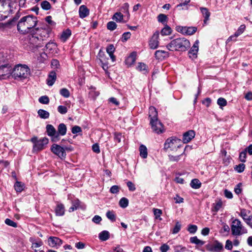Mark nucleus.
Returning <instances> with one entry per match:
<instances>
[{"label": "nucleus", "instance_id": "nucleus-25", "mask_svg": "<svg viewBox=\"0 0 252 252\" xmlns=\"http://www.w3.org/2000/svg\"><path fill=\"white\" fill-rule=\"evenodd\" d=\"M64 205L61 203L58 204L55 209L56 215L58 216H62L64 215Z\"/></svg>", "mask_w": 252, "mask_h": 252}, {"label": "nucleus", "instance_id": "nucleus-51", "mask_svg": "<svg viewBox=\"0 0 252 252\" xmlns=\"http://www.w3.org/2000/svg\"><path fill=\"white\" fill-rule=\"evenodd\" d=\"M129 4L127 2L125 3L121 7V10L124 13H126L127 15L129 16Z\"/></svg>", "mask_w": 252, "mask_h": 252}, {"label": "nucleus", "instance_id": "nucleus-41", "mask_svg": "<svg viewBox=\"0 0 252 252\" xmlns=\"http://www.w3.org/2000/svg\"><path fill=\"white\" fill-rule=\"evenodd\" d=\"M80 205V201L79 200H75L72 202V205L69 209V212H71L77 210Z\"/></svg>", "mask_w": 252, "mask_h": 252}, {"label": "nucleus", "instance_id": "nucleus-38", "mask_svg": "<svg viewBox=\"0 0 252 252\" xmlns=\"http://www.w3.org/2000/svg\"><path fill=\"white\" fill-rule=\"evenodd\" d=\"M124 15L121 12H116L113 15L112 19L117 22H122L123 20Z\"/></svg>", "mask_w": 252, "mask_h": 252}, {"label": "nucleus", "instance_id": "nucleus-16", "mask_svg": "<svg viewBox=\"0 0 252 252\" xmlns=\"http://www.w3.org/2000/svg\"><path fill=\"white\" fill-rule=\"evenodd\" d=\"M195 133L192 130H189L183 134V142L184 143H188L194 137Z\"/></svg>", "mask_w": 252, "mask_h": 252}, {"label": "nucleus", "instance_id": "nucleus-47", "mask_svg": "<svg viewBox=\"0 0 252 252\" xmlns=\"http://www.w3.org/2000/svg\"><path fill=\"white\" fill-rule=\"evenodd\" d=\"M167 19V17L166 15L163 14H160L158 15V20L159 22L164 24Z\"/></svg>", "mask_w": 252, "mask_h": 252}, {"label": "nucleus", "instance_id": "nucleus-39", "mask_svg": "<svg viewBox=\"0 0 252 252\" xmlns=\"http://www.w3.org/2000/svg\"><path fill=\"white\" fill-rule=\"evenodd\" d=\"M106 217L112 222L116 220V216L113 211H108L106 214Z\"/></svg>", "mask_w": 252, "mask_h": 252}, {"label": "nucleus", "instance_id": "nucleus-50", "mask_svg": "<svg viewBox=\"0 0 252 252\" xmlns=\"http://www.w3.org/2000/svg\"><path fill=\"white\" fill-rule=\"evenodd\" d=\"M117 28V24L113 21L109 22L107 24V28L110 31H114Z\"/></svg>", "mask_w": 252, "mask_h": 252}, {"label": "nucleus", "instance_id": "nucleus-29", "mask_svg": "<svg viewBox=\"0 0 252 252\" xmlns=\"http://www.w3.org/2000/svg\"><path fill=\"white\" fill-rule=\"evenodd\" d=\"M40 37L42 41L44 40V38H47L49 36L50 32V30L49 29H42L39 31Z\"/></svg>", "mask_w": 252, "mask_h": 252}, {"label": "nucleus", "instance_id": "nucleus-62", "mask_svg": "<svg viewBox=\"0 0 252 252\" xmlns=\"http://www.w3.org/2000/svg\"><path fill=\"white\" fill-rule=\"evenodd\" d=\"M115 50V48L113 44L109 45L106 48L107 53L109 55L113 54Z\"/></svg>", "mask_w": 252, "mask_h": 252}, {"label": "nucleus", "instance_id": "nucleus-19", "mask_svg": "<svg viewBox=\"0 0 252 252\" xmlns=\"http://www.w3.org/2000/svg\"><path fill=\"white\" fill-rule=\"evenodd\" d=\"M89 9L85 5H82L79 9V16L81 18H84L89 15Z\"/></svg>", "mask_w": 252, "mask_h": 252}, {"label": "nucleus", "instance_id": "nucleus-34", "mask_svg": "<svg viewBox=\"0 0 252 252\" xmlns=\"http://www.w3.org/2000/svg\"><path fill=\"white\" fill-rule=\"evenodd\" d=\"M90 91L89 92V96L93 99H95L99 94V92L96 90V88L94 87L90 88Z\"/></svg>", "mask_w": 252, "mask_h": 252}, {"label": "nucleus", "instance_id": "nucleus-61", "mask_svg": "<svg viewBox=\"0 0 252 252\" xmlns=\"http://www.w3.org/2000/svg\"><path fill=\"white\" fill-rule=\"evenodd\" d=\"M120 191V188L118 186L114 185L111 187L110 189V192L111 193H117Z\"/></svg>", "mask_w": 252, "mask_h": 252}, {"label": "nucleus", "instance_id": "nucleus-28", "mask_svg": "<svg viewBox=\"0 0 252 252\" xmlns=\"http://www.w3.org/2000/svg\"><path fill=\"white\" fill-rule=\"evenodd\" d=\"M71 34V31L67 29L62 32L60 37L62 41L65 42L70 37Z\"/></svg>", "mask_w": 252, "mask_h": 252}, {"label": "nucleus", "instance_id": "nucleus-42", "mask_svg": "<svg viewBox=\"0 0 252 252\" xmlns=\"http://www.w3.org/2000/svg\"><path fill=\"white\" fill-rule=\"evenodd\" d=\"M119 204L121 207L125 208L128 205V200L126 197H123L120 200Z\"/></svg>", "mask_w": 252, "mask_h": 252}, {"label": "nucleus", "instance_id": "nucleus-3", "mask_svg": "<svg viewBox=\"0 0 252 252\" xmlns=\"http://www.w3.org/2000/svg\"><path fill=\"white\" fill-rule=\"evenodd\" d=\"M30 69L26 65L18 64L14 67L12 76L15 79H25L30 74Z\"/></svg>", "mask_w": 252, "mask_h": 252}, {"label": "nucleus", "instance_id": "nucleus-64", "mask_svg": "<svg viewBox=\"0 0 252 252\" xmlns=\"http://www.w3.org/2000/svg\"><path fill=\"white\" fill-rule=\"evenodd\" d=\"M169 249V246L166 244H162L159 248V250L161 252H167Z\"/></svg>", "mask_w": 252, "mask_h": 252}, {"label": "nucleus", "instance_id": "nucleus-18", "mask_svg": "<svg viewBox=\"0 0 252 252\" xmlns=\"http://www.w3.org/2000/svg\"><path fill=\"white\" fill-rule=\"evenodd\" d=\"M67 127L65 124L61 123L58 126L57 138H60V136H64L66 134Z\"/></svg>", "mask_w": 252, "mask_h": 252}, {"label": "nucleus", "instance_id": "nucleus-8", "mask_svg": "<svg viewBox=\"0 0 252 252\" xmlns=\"http://www.w3.org/2000/svg\"><path fill=\"white\" fill-rule=\"evenodd\" d=\"M51 150L54 154L58 156L61 159L65 158L66 154L64 147L59 145L54 144L52 145Z\"/></svg>", "mask_w": 252, "mask_h": 252}, {"label": "nucleus", "instance_id": "nucleus-45", "mask_svg": "<svg viewBox=\"0 0 252 252\" xmlns=\"http://www.w3.org/2000/svg\"><path fill=\"white\" fill-rule=\"evenodd\" d=\"M246 29V26L245 25H241L239 28L238 29L237 31L235 32L234 36H239L240 35L242 34L245 31Z\"/></svg>", "mask_w": 252, "mask_h": 252}, {"label": "nucleus", "instance_id": "nucleus-26", "mask_svg": "<svg viewBox=\"0 0 252 252\" xmlns=\"http://www.w3.org/2000/svg\"><path fill=\"white\" fill-rule=\"evenodd\" d=\"M201 12L204 17V22L206 23L207 21L209 19L210 16V12L209 11L207 8L201 7L200 8Z\"/></svg>", "mask_w": 252, "mask_h": 252}, {"label": "nucleus", "instance_id": "nucleus-54", "mask_svg": "<svg viewBox=\"0 0 252 252\" xmlns=\"http://www.w3.org/2000/svg\"><path fill=\"white\" fill-rule=\"evenodd\" d=\"M147 65L142 63H139L137 67V69L140 71H145L147 72Z\"/></svg>", "mask_w": 252, "mask_h": 252}, {"label": "nucleus", "instance_id": "nucleus-59", "mask_svg": "<svg viewBox=\"0 0 252 252\" xmlns=\"http://www.w3.org/2000/svg\"><path fill=\"white\" fill-rule=\"evenodd\" d=\"M246 153V150H245L240 153L239 159L241 162H245L246 161L247 157Z\"/></svg>", "mask_w": 252, "mask_h": 252}, {"label": "nucleus", "instance_id": "nucleus-46", "mask_svg": "<svg viewBox=\"0 0 252 252\" xmlns=\"http://www.w3.org/2000/svg\"><path fill=\"white\" fill-rule=\"evenodd\" d=\"M60 94L65 98H68L70 96V92L66 88H63L61 89L60 91Z\"/></svg>", "mask_w": 252, "mask_h": 252}, {"label": "nucleus", "instance_id": "nucleus-63", "mask_svg": "<svg viewBox=\"0 0 252 252\" xmlns=\"http://www.w3.org/2000/svg\"><path fill=\"white\" fill-rule=\"evenodd\" d=\"M131 33L130 32H126L123 34L122 40L123 42L127 41V39L130 38Z\"/></svg>", "mask_w": 252, "mask_h": 252}, {"label": "nucleus", "instance_id": "nucleus-52", "mask_svg": "<svg viewBox=\"0 0 252 252\" xmlns=\"http://www.w3.org/2000/svg\"><path fill=\"white\" fill-rule=\"evenodd\" d=\"M41 6L42 9L46 10L50 9L51 8L50 3L47 0L43 1L41 3Z\"/></svg>", "mask_w": 252, "mask_h": 252}, {"label": "nucleus", "instance_id": "nucleus-5", "mask_svg": "<svg viewBox=\"0 0 252 252\" xmlns=\"http://www.w3.org/2000/svg\"><path fill=\"white\" fill-rule=\"evenodd\" d=\"M231 229L232 234L235 236H240L248 232L247 229L242 224L241 221L238 219H235L232 221Z\"/></svg>", "mask_w": 252, "mask_h": 252}, {"label": "nucleus", "instance_id": "nucleus-58", "mask_svg": "<svg viewBox=\"0 0 252 252\" xmlns=\"http://www.w3.org/2000/svg\"><path fill=\"white\" fill-rule=\"evenodd\" d=\"M245 168V165L244 163L239 164L238 165H236L234 169L238 172L241 173L242 172Z\"/></svg>", "mask_w": 252, "mask_h": 252}, {"label": "nucleus", "instance_id": "nucleus-6", "mask_svg": "<svg viewBox=\"0 0 252 252\" xmlns=\"http://www.w3.org/2000/svg\"><path fill=\"white\" fill-rule=\"evenodd\" d=\"M31 141L33 143V151L37 152L44 149L45 146L48 143L49 140L46 137L39 140L36 137H33L31 139Z\"/></svg>", "mask_w": 252, "mask_h": 252}, {"label": "nucleus", "instance_id": "nucleus-32", "mask_svg": "<svg viewBox=\"0 0 252 252\" xmlns=\"http://www.w3.org/2000/svg\"><path fill=\"white\" fill-rule=\"evenodd\" d=\"M98 237L102 241H106L109 238V233L106 230H103L99 234Z\"/></svg>", "mask_w": 252, "mask_h": 252}, {"label": "nucleus", "instance_id": "nucleus-33", "mask_svg": "<svg viewBox=\"0 0 252 252\" xmlns=\"http://www.w3.org/2000/svg\"><path fill=\"white\" fill-rule=\"evenodd\" d=\"M38 116L42 119H46L49 117V113L43 109H39L37 112Z\"/></svg>", "mask_w": 252, "mask_h": 252}, {"label": "nucleus", "instance_id": "nucleus-24", "mask_svg": "<svg viewBox=\"0 0 252 252\" xmlns=\"http://www.w3.org/2000/svg\"><path fill=\"white\" fill-rule=\"evenodd\" d=\"M149 117L150 120L156 121V120H158V112L154 107L151 106L149 108Z\"/></svg>", "mask_w": 252, "mask_h": 252}, {"label": "nucleus", "instance_id": "nucleus-9", "mask_svg": "<svg viewBox=\"0 0 252 252\" xmlns=\"http://www.w3.org/2000/svg\"><path fill=\"white\" fill-rule=\"evenodd\" d=\"M251 213L250 210L245 209H241L239 214L246 223L252 228V215H249Z\"/></svg>", "mask_w": 252, "mask_h": 252}, {"label": "nucleus", "instance_id": "nucleus-30", "mask_svg": "<svg viewBox=\"0 0 252 252\" xmlns=\"http://www.w3.org/2000/svg\"><path fill=\"white\" fill-rule=\"evenodd\" d=\"M140 156L143 158L147 157L148 152L146 147L144 145H141L139 147Z\"/></svg>", "mask_w": 252, "mask_h": 252}, {"label": "nucleus", "instance_id": "nucleus-57", "mask_svg": "<svg viewBox=\"0 0 252 252\" xmlns=\"http://www.w3.org/2000/svg\"><path fill=\"white\" fill-rule=\"evenodd\" d=\"M58 111L61 114H65L67 112V109L65 106L60 105L58 107Z\"/></svg>", "mask_w": 252, "mask_h": 252}, {"label": "nucleus", "instance_id": "nucleus-36", "mask_svg": "<svg viewBox=\"0 0 252 252\" xmlns=\"http://www.w3.org/2000/svg\"><path fill=\"white\" fill-rule=\"evenodd\" d=\"M190 242L192 244H195L199 246H202L205 244V242L199 240L196 236L190 237Z\"/></svg>", "mask_w": 252, "mask_h": 252}, {"label": "nucleus", "instance_id": "nucleus-11", "mask_svg": "<svg viewBox=\"0 0 252 252\" xmlns=\"http://www.w3.org/2000/svg\"><path fill=\"white\" fill-rule=\"evenodd\" d=\"M46 132L49 136L51 137V140L53 142H57L60 138H57V133L56 129L52 125H47L46 126Z\"/></svg>", "mask_w": 252, "mask_h": 252}, {"label": "nucleus", "instance_id": "nucleus-14", "mask_svg": "<svg viewBox=\"0 0 252 252\" xmlns=\"http://www.w3.org/2000/svg\"><path fill=\"white\" fill-rule=\"evenodd\" d=\"M199 40H196L189 51V55L190 58L192 59L196 58L199 49Z\"/></svg>", "mask_w": 252, "mask_h": 252}, {"label": "nucleus", "instance_id": "nucleus-44", "mask_svg": "<svg viewBox=\"0 0 252 252\" xmlns=\"http://www.w3.org/2000/svg\"><path fill=\"white\" fill-rule=\"evenodd\" d=\"M56 47V44L52 42H49L46 45V50H48L49 52H52V51L55 50Z\"/></svg>", "mask_w": 252, "mask_h": 252}, {"label": "nucleus", "instance_id": "nucleus-17", "mask_svg": "<svg viewBox=\"0 0 252 252\" xmlns=\"http://www.w3.org/2000/svg\"><path fill=\"white\" fill-rule=\"evenodd\" d=\"M12 3L9 0H0V12L3 10H10Z\"/></svg>", "mask_w": 252, "mask_h": 252}, {"label": "nucleus", "instance_id": "nucleus-7", "mask_svg": "<svg viewBox=\"0 0 252 252\" xmlns=\"http://www.w3.org/2000/svg\"><path fill=\"white\" fill-rule=\"evenodd\" d=\"M223 247V244L218 240H214L205 246L206 250L211 252H221Z\"/></svg>", "mask_w": 252, "mask_h": 252}, {"label": "nucleus", "instance_id": "nucleus-4", "mask_svg": "<svg viewBox=\"0 0 252 252\" xmlns=\"http://www.w3.org/2000/svg\"><path fill=\"white\" fill-rule=\"evenodd\" d=\"M182 146L181 140L176 137H171L167 139L164 144V149L171 151H177Z\"/></svg>", "mask_w": 252, "mask_h": 252}, {"label": "nucleus", "instance_id": "nucleus-31", "mask_svg": "<svg viewBox=\"0 0 252 252\" xmlns=\"http://www.w3.org/2000/svg\"><path fill=\"white\" fill-rule=\"evenodd\" d=\"M185 155V150L183 153L178 156H173L171 155H168L169 159L170 161L177 162L180 160L184 155Z\"/></svg>", "mask_w": 252, "mask_h": 252}, {"label": "nucleus", "instance_id": "nucleus-12", "mask_svg": "<svg viewBox=\"0 0 252 252\" xmlns=\"http://www.w3.org/2000/svg\"><path fill=\"white\" fill-rule=\"evenodd\" d=\"M11 67L8 64L0 66V79H4L11 74Z\"/></svg>", "mask_w": 252, "mask_h": 252}, {"label": "nucleus", "instance_id": "nucleus-22", "mask_svg": "<svg viewBox=\"0 0 252 252\" xmlns=\"http://www.w3.org/2000/svg\"><path fill=\"white\" fill-rule=\"evenodd\" d=\"M56 78V73L54 71L50 72L46 80L48 85L52 86L55 83Z\"/></svg>", "mask_w": 252, "mask_h": 252}, {"label": "nucleus", "instance_id": "nucleus-40", "mask_svg": "<svg viewBox=\"0 0 252 252\" xmlns=\"http://www.w3.org/2000/svg\"><path fill=\"white\" fill-rule=\"evenodd\" d=\"M172 30L170 27L165 25V27L161 30V34L162 35H168L171 33Z\"/></svg>", "mask_w": 252, "mask_h": 252}, {"label": "nucleus", "instance_id": "nucleus-21", "mask_svg": "<svg viewBox=\"0 0 252 252\" xmlns=\"http://www.w3.org/2000/svg\"><path fill=\"white\" fill-rule=\"evenodd\" d=\"M155 56L156 59L162 60L169 56V54L167 52L163 50H157L155 52Z\"/></svg>", "mask_w": 252, "mask_h": 252}, {"label": "nucleus", "instance_id": "nucleus-15", "mask_svg": "<svg viewBox=\"0 0 252 252\" xmlns=\"http://www.w3.org/2000/svg\"><path fill=\"white\" fill-rule=\"evenodd\" d=\"M48 245L51 247L60 246L62 244V241L57 237L51 236L49 238Z\"/></svg>", "mask_w": 252, "mask_h": 252}, {"label": "nucleus", "instance_id": "nucleus-60", "mask_svg": "<svg viewBox=\"0 0 252 252\" xmlns=\"http://www.w3.org/2000/svg\"><path fill=\"white\" fill-rule=\"evenodd\" d=\"M5 223L7 225L12 226L13 227H16L17 226V224L15 222L9 219H6L5 220Z\"/></svg>", "mask_w": 252, "mask_h": 252}, {"label": "nucleus", "instance_id": "nucleus-2", "mask_svg": "<svg viewBox=\"0 0 252 252\" xmlns=\"http://www.w3.org/2000/svg\"><path fill=\"white\" fill-rule=\"evenodd\" d=\"M190 46L189 40L184 37H180L172 40L166 45V47L170 51H185Z\"/></svg>", "mask_w": 252, "mask_h": 252}, {"label": "nucleus", "instance_id": "nucleus-10", "mask_svg": "<svg viewBox=\"0 0 252 252\" xmlns=\"http://www.w3.org/2000/svg\"><path fill=\"white\" fill-rule=\"evenodd\" d=\"M150 124L153 131L159 134L164 131L163 126L158 120H150Z\"/></svg>", "mask_w": 252, "mask_h": 252}, {"label": "nucleus", "instance_id": "nucleus-13", "mask_svg": "<svg viewBox=\"0 0 252 252\" xmlns=\"http://www.w3.org/2000/svg\"><path fill=\"white\" fill-rule=\"evenodd\" d=\"M159 34L158 32H156L149 41V45L151 49H156L159 45Z\"/></svg>", "mask_w": 252, "mask_h": 252}, {"label": "nucleus", "instance_id": "nucleus-37", "mask_svg": "<svg viewBox=\"0 0 252 252\" xmlns=\"http://www.w3.org/2000/svg\"><path fill=\"white\" fill-rule=\"evenodd\" d=\"M196 31L197 28L195 27H186L185 34L189 35H192L196 32Z\"/></svg>", "mask_w": 252, "mask_h": 252}, {"label": "nucleus", "instance_id": "nucleus-53", "mask_svg": "<svg viewBox=\"0 0 252 252\" xmlns=\"http://www.w3.org/2000/svg\"><path fill=\"white\" fill-rule=\"evenodd\" d=\"M221 206L222 202L221 201L218 202L215 204H214L212 208V211L217 212L221 208Z\"/></svg>", "mask_w": 252, "mask_h": 252}, {"label": "nucleus", "instance_id": "nucleus-48", "mask_svg": "<svg viewBox=\"0 0 252 252\" xmlns=\"http://www.w3.org/2000/svg\"><path fill=\"white\" fill-rule=\"evenodd\" d=\"M38 101L42 104H47L49 102V98L47 96L43 95L39 98Z\"/></svg>", "mask_w": 252, "mask_h": 252}, {"label": "nucleus", "instance_id": "nucleus-20", "mask_svg": "<svg viewBox=\"0 0 252 252\" xmlns=\"http://www.w3.org/2000/svg\"><path fill=\"white\" fill-rule=\"evenodd\" d=\"M30 42L36 47H41L43 46V41L40 37L32 35L30 38Z\"/></svg>", "mask_w": 252, "mask_h": 252}, {"label": "nucleus", "instance_id": "nucleus-35", "mask_svg": "<svg viewBox=\"0 0 252 252\" xmlns=\"http://www.w3.org/2000/svg\"><path fill=\"white\" fill-rule=\"evenodd\" d=\"M190 185L192 188L198 189L200 188L201 184L199 180L194 179L191 180Z\"/></svg>", "mask_w": 252, "mask_h": 252}, {"label": "nucleus", "instance_id": "nucleus-27", "mask_svg": "<svg viewBox=\"0 0 252 252\" xmlns=\"http://www.w3.org/2000/svg\"><path fill=\"white\" fill-rule=\"evenodd\" d=\"M30 241L32 243V248H39L43 245V242L40 239H39L38 241H36L34 238L31 237L30 238Z\"/></svg>", "mask_w": 252, "mask_h": 252}, {"label": "nucleus", "instance_id": "nucleus-56", "mask_svg": "<svg viewBox=\"0 0 252 252\" xmlns=\"http://www.w3.org/2000/svg\"><path fill=\"white\" fill-rule=\"evenodd\" d=\"M181 228V224L179 222L177 221L176 223L175 226H174V227L173 228V229L172 230V233L176 234V233H178L179 232V231L180 230Z\"/></svg>", "mask_w": 252, "mask_h": 252}, {"label": "nucleus", "instance_id": "nucleus-49", "mask_svg": "<svg viewBox=\"0 0 252 252\" xmlns=\"http://www.w3.org/2000/svg\"><path fill=\"white\" fill-rule=\"evenodd\" d=\"M217 104L220 108L226 105L227 101L225 99L222 97H220L217 100Z\"/></svg>", "mask_w": 252, "mask_h": 252}, {"label": "nucleus", "instance_id": "nucleus-1", "mask_svg": "<svg viewBox=\"0 0 252 252\" xmlns=\"http://www.w3.org/2000/svg\"><path fill=\"white\" fill-rule=\"evenodd\" d=\"M37 18L32 15H28L22 17L17 24V30L22 34L30 32L36 25Z\"/></svg>", "mask_w": 252, "mask_h": 252}, {"label": "nucleus", "instance_id": "nucleus-43", "mask_svg": "<svg viewBox=\"0 0 252 252\" xmlns=\"http://www.w3.org/2000/svg\"><path fill=\"white\" fill-rule=\"evenodd\" d=\"M24 185L18 181H17L14 185V188L17 192H21L24 189Z\"/></svg>", "mask_w": 252, "mask_h": 252}, {"label": "nucleus", "instance_id": "nucleus-55", "mask_svg": "<svg viewBox=\"0 0 252 252\" xmlns=\"http://www.w3.org/2000/svg\"><path fill=\"white\" fill-rule=\"evenodd\" d=\"M197 230V226L196 225L189 224L188 230L191 234L195 233Z\"/></svg>", "mask_w": 252, "mask_h": 252}, {"label": "nucleus", "instance_id": "nucleus-23", "mask_svg": "<svg viewBox=\"0 0 252 252\" xmlns=\"http://www.w3.org/2000/svg\"><path fill=\"white\" fill-rule=\"evenodd\" d=\"M136 53L133 52L130 54V55L126 59V63L128 65L130 66L133 64L136 59Z\"/></svg>", "mask_w": 252, "mask_h": 252}]
</instances>
